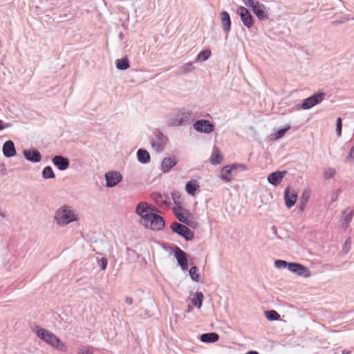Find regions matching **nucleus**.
Listing matches in <instances>:
<instances>
[{"label": "nucleus", "mask_w": 354, "mask_h": 354, "mask_svg": "<svg viewBox=\"0 0 354 354\" xmlns=\"http://www.w3.org/2000/svg\"><path fill=\"white\" fill-rule=\"evenodd\" d=\"M37 336L51 346L62 352L68 350L66 344L62 342L55 334L43 328L37 330Z\"/></svg>", "instance_id": "f257e3e1"}, {"label": "nucleus", "mask_w": 354, "mask_h": 354, "mask_svg": "<svg viewBox=\"0 0 354 354\" xmlns=\"http://www.w3.org/2000/svg\"><path fill=\"white\" fill-rule=\"evenodd\" d=\"M55 219L59 225H66L77 221V216L71 207L64 206L57 211Z\"/></svg>", "instance_id": "f03ea898"}, {"label": "nucleus", "mask_w": 354, "mask_h": 354, "mask_svg": "<svg viewBox=\"0 0 354 354\" xmlns=\"http://www.w3.org/2000/svg\"><path fill=\"white\" fill-rule=\"evenodd\" d=\"M140 222L146 228L153 230H160L165 226V221L162 217L153 212Z\"/></svg>", "instance_id": "7ed1b4c3"}, {"label": "nucleus", "mask_w": 354, "mask_h": 354, "mask_svg": "<svg viewBox=\"0 0 354 354\" xmlns=\"http://www.w3.org/2000/svg\"><path fill=\"white\" fill-rule=\"evenodd\" d=\"M242 1L245 6L252 9L259 19L264 20L268 19L266 8L263 3L254 0H242Z\"/></svg>", "instance_id": "20e7f679"}, {"label": "nucleus", "mask_w": 354, "mask_h": 354, "mask_svg": "<svg viewBox=\"0 0 354 354\" xmlns=\"http://www.w3.org/2000/svg\"><path fill=\"white\" fill-rule=\"evenodd\" d=\"M173 212L179 221L184 223L192 227L196 226V223L189 220L190 213L187 209L183 208L180 205L174 207Z\"/></svg>", "instance_id": "39448f33"}, {"label": "nucleus", "mask_w": 354, "mask_h": 354, "mask_svg": "<svg viewBox=\"0 0 354 354\" xmlns=\"http://www.w3.org/2000/svg\"><path fill=\"white\" fill-rule=\"evenodd\" d=\"M324 93L320 92L315 93L309 97H307L303 102L301 104V108L303 109H309L313 107L314 106L322 102L324 99Z\"/></svg>", "instance_id": "423d86ee"}, {"label": "nucleus", "mask_w": 354, "mask_h": 354, "mask_svg": "<svg viewBox=\"0 0 354 354\" xmlns=\"http://www.w3.org/2000/svg\"><path fill=\"white\" fill-rule=\"evenodd\" d=\"M171 228L174 232L183 236L187 240H191L194 237V233L192 232L190 229H189L185 225H183L178 223H172Z\"/></svg>", "instance_id": "0eeeda50"}, {"label": "nucleus", "mask_w": 354, "mask_h": 354, "mask_svg": "<svg viewBox=\"0 0 354 354\" xmlns=\"http://www.w3.org/2000/svg\"><path fill=\"white\" fill-rule=\"evenodd\" d=\"M288 270L299 276L306 278L309 277L311 274L310 270L307 267L297 263H289Z\"/></svg>", "instance_id": "6e6552de"}, {"label": "nucleus", "mask_w": 354, "mask_h": 354, "mask_svg": "<svg viewBox=\"0 0 354 354\" xmlns=\"http://www.w3.org/2000/svg\"><path fill=\"white\" fill-rule=\"evenodd\" d=\"M236 12L240 16L242 22L246 27L249 28L254 25L252 16L247 8L240 6L238 8Z\"/></svg>", "instance_id": "1a4fd4ad"}, {"label": "nucleus", "mask_w": 354, "mask_h": 354, "mask_svg": "<svg viewBox=\"0 0 354 354\" xmlns=\"http://www.w3.org/2000/svg\"><path fill=\"white\" fill-rule=\"evenodd\" d=\"M194 129L199 132L205 133H212L214 130V126L208 120H197L194 124Z\"/></svg>", "instance_id": "9d476101"}, {"label": "nucleus", "mask_w": 354, "mask_h": 354, "mask_svg": "<svg viewBox=\"0 0 354 354\" xmlns=\"http://www.w3.org/2000/svg\"><path fill=\"white\" fill-rule=\"evenodd\" d=\"M153 209L151 208V206L145 202L138 203L136 209V213L141 217L140 221L144 218H147V217L153 213Z\"/></svg>", "instance_id": "9b49d317"}, {"label": "nucleus", "mask_w": 354, "mask_h": 354, "mask_svg": "<svg viewBox=\"0 0 354 354\" xmlns=\"http://www.w3.org/2000/svg\"><path fill=\"white\" fill-rule=\"evenodd\" d=\"M191 118L190 112H180L175 118L170 122V125L174 127L181 126L189 121Z\"/></svg>", "instance_id": "f8f14e48"}, {"label": "nucleus", "mask_w": 354, "mask_h": 354, "mask_svg": "<svg viewBox=\"0 0 354 354\" xmlns=\"http://www.w3.org/2000/svg\"><path fill=\"white\" fill-rule=\"evenodd\" d=\"M239 167H242L243 169H245L244 165H227L223 167L221 171V178L225 182H230L232 179V171L236 169Z\"/></svg>", "instance_id": "ddd939ff"}, {"label": "nucleus", "mask_w": 354, "mask_h": 354, "mask_svg": "<svg viewBox=\"0 0 354 354\" xmlns=\"http://www.w3.org/2000/svg\"><path fill=\"white\" fill-rule=\"evenodd\" d=\"M106 180V185L108 187H113L120 183L122 176L118 171H110L105 175Z\"/></svg>", "instance_id": "4468645a"}, {"label": "nucleus", "mask_w": 354, "mask_h": 354, "mask_svg": "<svg viewBox=\"0 0 354 354\" xmlns=\"http://www.w3.org/2000/svg\"><path fill=\"white\" fill-rule=\"evenodd\" d=\"M174 255L182 269L186 270L187 268V254L180 248H176L174 251Z\"/></svg>", "instance_id": "2eb2a0df"}, {"label": "nucleus", "mask_w": 354, "mask_h": 354, "mask_svg": "<svg viewBox=\"0 0 354 354\" xmlns=\"http://www.w3.org/2000/svg\"><path fill=\"white\" fill-rule=\"evenodd\" d=\"M284 198L286 205L288 208H290L296 203L297 199V194L294 190H292L289 187H287L285 191Z\"/></svg>", "instance_id": "dca6fc26"}, {"label": "nucleus", "mask_w": 354, "mask_h": 354, "mask_svg": "<svg viewBox=\"0 0 354 354\" xmlns=\"http://www.w3.org/2000/svg\"><path fill=\"white\" fill-rule=\"evenodd\" d=\"M286 173V171L273 172L268 176V180L273 185H278L280 184Z\"/></svg>", "instance_id": "f3484780"}, {"label": "nucleus", "mask_w": 354, "mask_h": 354, "mask_svg": "<svg viewBox=\"0 0 354 354\" xmlns=\"http://www.w3.org/2000/svg\"><path fill=\"white\" fill-rule=\"evenodd\" d=\"M3 153L6 157H12L16 154L15 145L12 141H6L3 146Z\"/></svg>", "instance_id": "a211bd4d"}, {"label": "nucleus", "mask_w": 354, "mask_h": 354, "mask_svg": "<svg viewBox=\"0 0 354 354\" xmlns=\"http://www.w3.org/2000/svg\"><path fill=\"white\" fill-rule=\"evenodd\" d=\"M177 164L176 158H165L161 163V167L163 172H168L172 167Z\"/></svg>", "instance_id": "6ab92c4d"}, {"label": "nucleus", "mask_w": 354, "mask_h": 354, "mask_svg": "<svg viewBox=\"0 0 354 354\" xmlns=\"http://www.w3.org/2000/svg\"><path fill=\"white\" fill-rule=\"evenodd\" d=\"M53 162L60 170H64L67 169L69 165V162L68 159L61 156H55L53 159Z\"/></svg>", "instance_id": "aec40b11"}, {"label": "nucleus", "mask_w": 354, "mask_h": 354, "mask_svg": "<svg viewBox=\"0 0 354 354\" xmlns=\"http://www.w3.org/2000/svg\"><path fill=\"white\" fill-rule=\"evenodd\" d=\"M221 21L224 31L228 32L231 28V20L227 12L223 11L221 13Z\"/></svg>", "instance_id": "412c9836"}, {"label": "nucleus", "mask_w": 354, "mask_h": 354, "mask_svg": "<svg viewBox=\"0 0 354 354\" xmlns=\"http://www.w3.org/2000/svg\"><path fill=\"white\" fill-rule=\"evenodd\" d=\"M200 188V185L196 180L188 181L185 185V191L191 196H194L196 190Z\"/></svg>", "instance_id": "4be33fe9"}, {"label": "nucleus", "mask_w": 354, "mask_h": 354, "mask_svg": "<svg viewBox=\"0 0 354 354\" xmlns=\"http://www.w3.org/2000/svg\"><path fill=\"white\" fill-rule=\"evenodd\" d=\"M223 161V156L221 152L218 147H214L212 150V156L210 158V162L212 165H218L221 163Z\"/></svg>", "instance_id": "5701e85b"}, {"label": "nucleus", "mask_w": 354, "mask_h": 354, "mask_svg": "<svg viewBox=\"0 0 354 354\" xmlns=\"http://www.w3.org/2000/svg\"><path fill=\"white\" fill-rule=\"evenodd\" d=\"M25 158L32 162H39L41 160V154L37 151L26 150L24 151Z\"/></svg>", "instance_id": "b1692460"}, {"label": "nucleus", "mask_w": 354, "mask_h": 354, "mask_svg": "<svg viewBox=\"0 0 354 354\" xmlns=\"http://www.w3.org/2000/svg\"><path fill=\"white\" fill-rule=\"evenodd\" d=\"M219 336L216 333H205L201 335L200 339L203 342H216L218 340Z\"/></svg>", "instance_id": "393cba45"}, {"label": "nucleus", "mask_w": 354, "mask_h": 354, "mask_svg": "<svg viewBox=\"0 0 354 354\" xmlns=\"http://www.w3.org/2000/svg\"><path fill=\"white\" fill-rule=\"evenodd\" d=\"M203 298L204 296L201 292H196L194 295L193 298L192 299V303L197 308H201L203 304Z\"/></svg>", "instance_id": "a878e982"}, {"label": "nucleus", "mask_w": 354, "mask_h": 354, "mask_svg": "<svg viewBox=\"0 0 354 354\" xmlns=\"http://www.w3.org/2000/svg\"><path fill=\"white\" fill-rule=\"evenodd\" d=\"M138 160L142 163H147L150 161L149 153L145 149H139L137 152Z\"/></svg>", "instance_id": "bb28decb"}, {"label": "nucleus", "mask_w": 354, "mask_h": 354, "mask_svg": "<svg viewBox=\"0 0 354 354\" xmlns=\"http://www.w3.org/2000/svg\"><path fill=\"white\" fill-rule=\"evenodd\" d=\"M353 216V212L349 209L343 211L342 214V219L345 223V227H347L352 221Z\"/></svg>", "instance_id": "cd10ccee"}, {"label": "nucleus", "mask_w": 354, "mask_h": 354, "mask_svg": "<svg viewBox=\"0 0 354 354\" xmlns=\"http://www.w3.org/2000/svg\"><path fill=\"white\" fill-rule=\"evenodd\" d=\"M116 66L120 70H127L129 68V59L123 57L120 59L116 60Z\"/></svg>", "instance_id": "c85d7f7f"}, {"label": "nucleus", "mask_w": 354, "mask_h": 354, "mask_svg": "<svg viewBox=\"0 0 354 354\" xmlns=\"http://www.w3.org/2000/svg\"><path fill=\"white\" fill-rule=\"evenodd\" d=\"M168 199V196H162L161 194H157L155 198L156 203L160 207H167L169 204Z\"/></svg>", "instance_id": "c756f323"}, {"label": "nucleus", "mask_w": 354, "mask_h": 354, "mask_svg": "<svg viewBox=\"0 0 354 354\" xmlns=\"http://www.w3.org/2000/svg\"><path fill=\"white\" fill-rule=\"evenodd\" d=\"M266 318L270 321L279 320L280 318L279 314L275 310H269L265 312Z\"/></svg>", "instance_id": "7c9ffc66"}, {"label": "nucleus", "mask_w": 354, "mask_h": 354, "mask_svg": "<svg viewBox=\"0 0 354 354\" xmlns=\"http://www.w3.org/2000/svg\"><path fill=\"white\" fill-rule=\"evenodd\" d=\"M42 176L44 178H55V174L50 166L46 167L42 171Z\"/></svg>", "instance_id": "2f4dec72"}, {"label": "nucleus", "mask_w": 354, "mask_h": 354, "mask_svg": "<svg viewBox=\"0 0 354 354\" xmlns=\"http://www.w3.org/2000/svg\"><path fill=\"white\" fill-rule=\"evenodd\" d=\"M211 54L212 53L209 50H204L198 54L197 59L202 61L207 60L211 56Z\"/></svg>", "instance_id": "473e14b6"}, {"label": "nucleus", "mask_w": 354, "mask_h": 354, "mask_svg": "<svg viewBox=\"0 0 354 354\" xmlns=\"http://www.w3.org/2000/svg\"><path fill=\"white\" fill-rule=\"evenodd\" d=\"M198 270L196 267L194 266L192 267L189 270V274L192 277V279L195 281H198L199 279V274H198Z\"/></svg>", "instance_id": "72a5a7b5"}, {"label": "nucleus", "mask_w": 354, "mask_h": 354, "mask_svg": "<svg viewBox=\"0 0 354 354\" xmlns=\"http://www.w3.org/2000/svg\"><path fill=\"white\" fill-rule=\"evenodd\" d=\"M78 354H93V348L91 346H80Z\"/></svg>", "instance_id": "f704fd0d"}, {"label": "nucleus", "mask_w": 354, "mask_h": 354, "mask_svg": "<svg viewBox=\"0 0 354 354\" xmlns=\"http://www.w3.org/2000/svg\"><path fill=\"white\" fill-rule=\"evenodd\" d=\"M171 197L174 203L176 206L180 205L181 204V195L178 192H174L171 193Z\"/></svg>", "instance_id": "c9c22d12"}, {"label": "nucleus", "mask_w": 354, "mask_h": 354, "mask_svg": "<svg viewBox=\"0 0 354 354\" xmlns=\"http://www.w3.org/2000/svg\"><path fill=\"white\" fill-rule=\"evenodd\" d=\"M336 174V170L334 168H327L324 171V176L325 178H333Z\"/></svg>", "instance_id": "e433bc0d"}, {"label": "nucleus", "mask_w": 354, "mask_h": 354, "mask_svg": "<svg viewBox=\"0 0 354 354\" xmlns=\"http://www.w3.org/2000/svg\"><path fill=\"white\" fill-rule=\"evenodd\" d=\"M192 70V64L191 62L187 63L180 68V73H187Z\"/></svg>", "instance_id": "4c0bfd02"}, {"label": "nucleus", "mask_w": 354, "mask_h": 354, "mask_svg": "<svg viewBox=\"0 0 354 354\" xmlns=\"http://www.w3.org/2000/svg\"><path fill=\"white\" fill-rule=\"evenodd\" d=\"M290 129V126L288 125L286 127L279 129L275 134L276 139H279L284 136L288 130Z\"/></svg>", "instance_id": "58836bf2"}, {"label": "nucleus", "mask_w": 354, "mask_h": 354, "mask_svg": "<svg viewBox=\"0 0 354 354\" xmlns=\"http://www.w3.org/2000/svg\"><path fill=\"white\" fill-rule=\"evenodd\" d=\"M342 119L340 118H338L337 119V124H336V131L338 136H340L342 134Z\"/></svg>", "instance_id": "ea45409f"}, {"label": "nucleus", "mask_w": 354, "mask_h": 354, "mask_svg": "<svg viewBox=\"0 0 354 354\" xmlns=\"http://www.w3.org/2000/svg\"><path fill=\"white\" fill-rule=\"evenodd\" d=\"M274 265L276 267L281 268H285L286 266L288 267V263L283 260H277L274 262Z\"/></svg>", "instance_id": "a19ab883"}, {"label": "nucleus", "mask_w": 354, "mask_h": 354, "mask_svg": "<svg viewBox=\"0 0 354 354\" xmlns=\"http://www.w3.org/2000/svg\"><path fill=\"white\" fill-rule=\"evenodd\" d=\"M346 160L350 162H354V147H352L348 156L346 158Z\"/></svg>", "instance_id": "79ce46f5"}, {"label": "nucleus", "mask_w": 354, "mask_h": 354, "mask_svg": "<svg viewBox=\"0 0 354 354\" xmlns=\"http://www.w3.org/2000/svg\"><path fill=\"white\" fill-rule=\"evenodd\" d=\"M99 263L102 270H104L107 266V259L103 257L99 261Z\"/></svg>", "instance_id": "37998d69"}, {"label": "nucleus", "mask_w": 354, "mask_h": 354, "mask_svg": "<svg viewBox=\"0 0 354 354\" xmlns=\"http://www.w3.org/2000/svg\"><path fill=\"white\" fill-rule=\"evenodd\" d=\"M309 198V194L308 193H304L302 196H301L300 202H303L306 203Z\"/></svg>", "instance_id": "c03bdc74"}, {"label": "nucleus", "mask_w": 354, "mask_h": 354, "mask_svg": "<svg viewBox=\"0 0 354 354\" xmlns=\"http://www.w3.org/2000/svg\"><path fill=\"white\" fill-rule=\"evenodd\" d=\"M306 204L305 203H303V202H300V204H299V210L300 211H303L304 209V207L306 206Z\"/></svg>", "instance_id": "a18cd8bd"}, {"label": "nucleus", "mask_w": 354, "mask_h": 354, "mask_svg": "<svg viewBox=\"0 0 354 354\" xmlns=\"http://www.w3.org/2000/svg\"><path fill=\"white\" fill-rule=\"evenodd\" d=\"M125 301H126V303H127L128 304H132V303H133V299H132L131 297H126V299H125Z\"/></svg>", "instance_id": "49530a36"}, {"label": "nucleus", "mask_w": 354, "mask_h": 354, "mask_svg": "<svg viewBox=\"0 0 354 354\" xmlns=\"http://www.w3.org/2000/svg\"><path fill=\"white\" fill-rule=\"evenodd\" d=\"M245 354H259L257 351H250L246 353Z\"/></svg>", "instance_id": "de8ad7c7"}, {"label": "nucleus", "mask_w": 354, "mask_h": 354, "mask_svg": "<svg viewBox=\"0 0 354 354\" xmlns=\"http://www.w3.org/2000/svg\"><path fill=\"white\" fill-rule=\"evenodd\" d=\"M350 353H351V352H350V351H346V350H344V351H342V354H350Z\"/></svg>", "instance_id": "09e8293b"}, {"label": "nucleus", "mask_w": 354, "mask_h": 354, "mask_svg": "<svg viewBox=\"0 0 354 354\" xmlns=\"http://www.w3.org/2000/svg\"><path fill=\"white\" fill-rule=\"evenodd\" d=\"M4 128L5 127L1 124V121L0 120V131L3 130Z\"/></svg>", "instance_id": "8fccbe9b"}]
</instances>
